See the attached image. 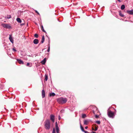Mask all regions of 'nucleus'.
Segmentation results:
<instances>
[{
	"label": "nucleus",
	"instance_id": "40",
	"mask_svg": "<svg viewBox=\"0 0 133 133\" xmlns=\"http://www.w3.org/2000/svg\"><path fill=\"white\" fill-rule=\"evenodd\" d=\"M92 130H95L94 129V128H92Z\"/></svg>",
	"mask_w": 133,
	"mask_h": 133
},
{
	"label": "nucleus",
	"instance_id": "26",
	"mask_svg": "<svg viewBox=\"0 0 133 133\" xmlns=\"http://www.w3.org/2000/svg\"><path fill=\"white\" fill-rule=\"evenodd\" d=\"M96 122L98 124H99L101 123L100 121H97Z\"/></svg>",
	"mask_w": 133,
	"mask_h": 133
},
{
	"label": "nucleus",
	"instance_id": "18",
	"mask_svg": "<svg viewBox=\"0 0 133 133\" xmlns=\"http://www.w3.org/2000/svg\"><path fill=\"white\" fill-rule=\"evenodd\" d=\"M125 8V6L124 5H122L121 7V10H123Z\"/></svg>",
	"mask_w": 133,
	"mask_h": 133
},
{
	"label": "nucleus",
	"instance_id": "13",
	"mask_svg": "<svg viewBox=\"0 0 133 133\" xmlns=\"http://www.w3.org/2000/svg\"><path fill=\"white\" fill-rule=\"evenodd\" d=\"M17 21L19 23H21L22 22V21L21 19L19 18H17L16 19Z\"/></svg>",
	"mask_w": 133,
	"mask_h": 133
},
{
	"label": "nucleus",
	"instance_id": "7",
	"mask_svg": "<svg viewBox=\"0 0 133 133\" xmlns=\"http://www.w3.org/2000/svg\"><path fill=\"white\" fill-rule=\"evenodd\" d=\"M17 61L19 64H24L23 61L21 59H17Z\"/></svg>",
	"mask_w": 133,
	"mask_h": 133
},
{
	"label": "nucleus",
	"instance_id": "20",
	"mask_svg": "<svg viewBox=\"0 0 133 133\" xmlns=\"http://www.w3.org/2000/svg\"><path fill=\"white\" fill-rule=\"evenodd\" d=\"M88 121L86 120H85L84 121V124L87 125V124Z\"/></svg>",
	"mask_w": 133,
	"mask_h": 133
},
{
	"label": "nucleus",
	"instance_id": "16",
	"mask_svg": "<svg viewBox=\"0 0 133 133\" xmlns=\"http://www.w3.org/2000/svg\"><path fill=\"white\" fill-rule=\"evenodd\" d=\"M11 18V16L10 15H8L5 18L6 19H9Z\"/></svg>",
	"mask_w": 133,
	"mask_h": 133
},
{
	"label": "nucleus",
	"instance_id": "23",
	"mask_svg": "<svg viewBox=\"0 0 133 133\" xmlns=\"http://www.w3.org/2000/svg\"><path fill=\"white\" fill-rule=\"evenodd\" d=\"M86 116V115L85 114H83L82 115V117L83 118H84Z\"/></svg>",
	"mask_w": 133,
	"mask_h": 133
},
{
	"label": "nucleus",
	"instance_id": "29",
	"mask_svg": "<svg viewBox=\"0 0 133 133\" xmlns=\"http://www.w3.org/2000/svg\"><path fill=\"white\" fill-rule=\"evenodd\" d=\"M95 117L96 118H97L99 117V116L97 115H95Z\"/></svg>",
	"mask_w": 133,
	"mask_h": 133
},
{
	"label": "nucleus",
	"instance_id": "17",
	"mask_svg": "<svg viewBox=\"0 0 133 133\" xmlns=\"http://www.w3.org/2000/svg\"><path fill=\"white\" fill-rule=\"evenodd\" d=\"M55 94L54 92L51 93L50 95V96H54L55 95Z\"/></svg>",
	"mask_w": 133,
	"mask_h": 133
},
{
	"label": "nucleus",
	"instance_id": "31",
	"mask_svg": "<svg viewBox=\"0 0 133 133\" xmlns=\"http://www.w3.org/2000/svg\"><path fill=\"white\" fill-rule=\"evenodd\" d=\"M97 129H98V128L97 127H95V129L94 130L95 131H96L97 130Z\"/></svg>",
	"mask_w": 133,
	"mask_h": 133
},
{
	"label": "nucleus",
	"instance_id": "3",
	"mask_svg": "<svg viewBox=\"0 0 133 133\" xmlns=\"http://www.w3.org/2000/svg\"><path fill=\"white\" fill-rule=\"evenodd\" d=\"M107 114L109 117L110 118H114V112L110 110L109 108L108 110Z\"/></svg>",
	"mask_w": 133,
	"mask_h": 133
},
{
	"label": "nucleus",
	"instance_id": "8",
	"mask_svg": "<svg viewBox=\"0 0 133 133\" xmlns=\"http://www.w3.org/2000/svg\"><path fill=\"white\" fill-rule=\"evenodd\" d=\"M10 41L12 43H14V40L12 37L11 35H10L9 37V38Z\"/></svg>",
	"mask_w": 133,
	"mask_h": 133
},
{
	"label": "nucleus",
	"instance_id": "2",
	"mask_svg": "<svg viewBox=\"0 0 133 133\" xmlns=\"http://www.w3.org/2000/svg\"><path fill=\"white\" fill-rule=\"evenodd\" d=\"M50 123L49 120H46L44 122V127L46 130H49L50 128Z\"/></svg>",
	"mask_w": 133,
	"mask_h": 133
},
{
	"label": "nucleus",
	"instance_id": "15",
	"mask_svg": "<svg viewBox=\"0 0 133 133\" xmlns=\"http://www.w3.org/2000/svg\"><path fill=\"white\" fill-rule=\"evenodd\" d=\"M80 128L81 130L83 131L84 132V131H85L84 130V129L83 127H82L81 124V123H80Z\"/></svg>",
	"mask_w": 133,
	"mask_h": 133
},
{
	"label": "nucleus",
	"instance_id": "37",
	"mask_svg": "<svg viewBox=\"0 0 133 133\" xmlns=\"http://www.w3.org/2000/svg\"><path fill=\"white\" fill-rule=\"evenodd\" d=\"M88 128V127L87 126H86L85 127V129H87Z\"/></svg>",
	"mask_w": 133,
	"mask_h": 133
},
{
	"label": "nucleus",
	"instance_id": "10",
	"mask_svg": "<svg viewBox=\"0 0 133 133\" xmlns=\"http://www.w3.org/2000/svg\"><path fill=\"white\" fill-rule=\"evenodd\" d=\"M33 43L34 44H37L38 43V40L37 39H35L33 41Z\"/></svg>",
	"mask_w": 133,
	"mask_h": 133
},
{
	"label": "nucleus",
	"instance_id": "36",
	"mask_svg": "<svg viewBox=\"0 0 133 133\" xmlns=\"http://www.w3.org/2000/svg\"><path fill=\"white\" fill-rule=\"evenodd\" d=\"M93 113H94V114H95V111L94 110H93Z\"/></svg>",
	"mask_w": 133,
	"mask_h": 133
},
{
	"label": "nucleus",
	"instance_id": "27",
	"mask_svg": "<svg viewBox=\"0 0 133 133\" xmlns=\"http://www.w3.org/2000/svg\"><path fill=\"white\" fill-rule=\"evenodd\" d=\"M52 133H56L55 129L54 128L53 129Z\"/></svg>",
	"mask_w": 133,
	"mask_h": 133
},
{
	"label": "nucleus",
	"instance_id": "6",
	"mask_svg": "<svg viewBox=\"0 0 133 133\" xmlns=\"http://www.w3.org/2000/svg\"><path fill=\"white\" fill-rule=\"evenodd\" d=\"M50 119L53 122H54L55 121V116L54 115H51L50 116Z\"/></svg>",
	"mask_w": 133,
	"mask_h": 133
},
{
	"label": "nucleus",
	"instance_id": "38",
	"mask_svg": "<svg viewBox=\"0 0 133 133\" xmlns=\"http://www.w3.org/2000/svg\"><path fill=\"white\" fill-rule=\"evenodd\" d=\"M117 1L119 2H121V0H117Z\"/></svg>",
	"mask_w": 133,
	"mask_h": 133
},
{
	"label": "nucleus",
	"instance_id": "19",
	"mask_svg": "<svg viewBox=\"0 0 133 133\" xmlns=\"http://www.w3.org/2000/svg\"><path fill=\"white\" fill-rule=\"evenodd\" d=\"M45 81H46L48 79V76L46 75H45Z\"/></svg>",
	"mask_w": 133,
	"mask_h": 133
},
{
	"label": "nucleus",
	"instance_id": "24",
	"mask_svg": "<svg viewBox=\"0 0 133 133\" xmlns=\"http://www.w3.org/2000/svg\"><path fill=\"white\" fill-rule=\"evenodd\" d=\"M119 15L122 17H123L124 16V15H123V14H122L121 12H119Z\"/></svg>",
	"mask_w": 133,
	"mask_h": 133
},
{
	"label": "nucleus",
	"instance_id": "33",
	"mask_svg": "<svg viewBox=\"0 0 133 133\" xmlns=\"http://www.w3.org/2000/svg\"><path fill=\"white\" fill-rule=\"evenodd\" d=\"M13 50L14 51H17L14 48L13 49Z\"/></svg>",
	"mask_w": 133,
	"mask_h": 133
},
{
	"label": "nucleus",
	"instance_id": "14",
	"mask_svg": "<svg viewBox=\"0 0 133 133\" xmlns=\"http://www.w3.org/2000/svg\"><path fill=\"white\" fill-rule=\"evenodd\" d=\"M44 35H43L42 37V39L41 41V43H43L44 41Z\"/></svg>",
	"mask_w": 133,
	"mask_h": 133
},
{
	"label": "nucleus",
	"instance_id": "34",
	"mask_svg": "<svg viewBox=\"0 0 133 133\" xmlns=\"http://www.w3.org/2000/svg\"><path fill=\"white\" fill-rule=\"evenodd\" d=\"M84 132L85 133H89L88 132L86 131H84Z\"/></svg>",
	"mask_w": 133,
	"mask_h": 133
},
{
	"label": "nucleus",
	"instance_id": "42",
	"mask_svg": "<svg viewBox=\"0 0 133 133\" xmlns=\"http://www.w3.org/2000/svg\"><path fill=\"white\" fill-rule=\"evenodd\" d=\"M107 130H108V129L107 128Z\"/></svg>",
	"mask_w": 133,
	"mask_h": 133
},
{
	"label": "nucleus",
	"instance_id": "25",
	"mask_svg": "<svg viewBox=\"0 0 133 133\" xmlns=\"http://www.w3.org/2000/svg\"><path fill=\"white\" fill-rule=\"evenodd\" d=\"M34 36L36 38H38V35L37 34H35L34 35Z\"/></svg>",
	"mask_w": 133,
	"mask_h": 133
},
{
	"label": "nucleus",
	"instance_id": "41",
	"mask_svg": "<svg viewBox=\"0 0 133 133\" xmlns=\"http://www.w3.org/2000/svg\"><path fill=\"white\" fill-rule=\"evenodd\" d=\"M24 25V24H23V23L22 24H21V25Z\"/></svg>",
	"mask_w": 133,
	"mask_h": 133
},
{
	"label": "nucleus",
	"instance_id": "9",
	"mask_svg": "<svg viewBox=\"0 0 133 133\" xmlns=\"http://www.w3.org/2000/svg\"><path fill=\"white\" fill-rule=\"evenodd\" d=\"M127 12L129 14L133 15V10H127Z\"/></svg>",
	"mask_w": 133,
	"mask_h": 133
},
{
	"label": "nucleus",
	"instance_id": "21",
	"mask_svg": "<svg viewBox=\"0 0 133 133\" xmlns=\"http://www.w3.org/2000/svg\"><path fill=\"white\" fill-rule=\"evenodd\" d=\"M41 29L42 30V31L44 32H45V33H46V32L44 30V29L42 25L41 26Z\"/></svg>",
	"mask_w": 133,
	"mask_h": 133
},
{
	"label": "nucleus",
	"instance_id": "28",
	"mask_svg": "<svg viewBox=\"0 0 133 133\" xmlns=\"http://www.w3.org/2000/svg\"><path fill=\"white\" fill-rule=\"evenodd\" d=\"M50 46H49V47H48V49L47 50V51L48 52H49L50 51Z\"/></svg>",
	"mask_w": 133,
	"mask_h": 133
},
{
	"label": "nucleus",
	"instance_id": "39",
	"mask_svg": "<svg viewBox=\"0 0 133 133\" xmlns=\"http://www.w3.org/2000/svg\"><path fill=\"white\" fill-rule=\"evenodd\" d=\"M92 133H96V132H93V131H92Z\"/></svg>",
	"mask_w": 133,
	"mask_h": 133
},
{
	"label": "nucleus",
	"instance_id": "5",
	"mask_svg": "<svg viewBox=\"0 0 133 133\" xmlns=\"http://www.w3.org/2000/svg\"><path fill=\"white\" fill-rule=\"evenodd\" d=\"M55 128L57 133H59V128L57 124V122H56L55 123Z\"/></svg>",
	"mask_w": 133,
	"mask_h": 133
},
{
	"label": "nucleus",
	"instance_id": "11",
	"mask_svg": "<svg viewBox=\"0 0 133 133\" xmlns=\"http://www.w3.org/2000/svg\"><path fill=\"white\" fill-rule=\"evenodd\" d=\"M45 92L44 90L42 91V97L43 98H44L45 97Z\"/></svg>",
	"mask_w": 133,
	"mask_h": 133
},
{
	"label": "nucleus",
	"instance_id": "12",
	"mask_svg": "<svg viewBox=\"0 0 133 133\" xmlns=\"http://www.w3.org/2000/svg\"><path fill=\"white\" fill-rule=\"evenodd\" d=\"M46 58H45L43 59L41 62V63L42 64H44L46 63Z\"/></svg>",
	"mask_w": 133,
	"mask_h": 133
},
{
	"label": "nucleus",
	"instance_id": "35",
	"mask_svg": "<svg viewBox=\"0 0 133 133\" xmlns=\"http://www.w3.org/2000/svg\"><path fill=\"white\" fill-rule=\"evenodd\" d=\"M61 117L60 116H59L58 119L59 120H60L61 119Z\"/></svg>",
	"mask_w": 133,
	"mask_h": 133
},
{
	"label": "nucleus",
	"instance_id": "30",
	"mask_svg": "<svg viewBox=\"0 0 133 133\" xmlns=\"http://www.w3.org/2000/svg\"><path fill=\"white\" fill-rule=\"evenodd\" d=\"M35 12L36 13L38 14L39 15V13L37 11V10H35Z\"/></svg>",
	"mask_w": 133,
	"mask_h": 133
},
{
	"label": "nucleus",
	"instance_id": "22",
	"mask_svg": "<svg viewBox=\"0 0 133 133\" xmlns=\"http://www.w3.org/2000/svg\"><path fill=\"white\" fill-rule=\"evenodd\" d=\"M32 64L30 65V63H28L26 64V66H29L30 67H31L32 66Z\"/></svg>",
	"mask_w": 133,
	"mask_h": 133
},
{
	"label": "nucleus",
	"instance_id": "1",
	"mask_svg": "<svg viewBox=\"0 0 133 133\" xmlns=\"http://www.w3.org/2000/svg\"><path fill=\"white\" fill-rule=\"evenodd\" d=\"M67 100L66 98L61 97L57 99V102L60 104H63L66 103Z\"/></svg>",
	"mask_w": 133,
	"mask_h": 133
},
{
	"label": "nucleus",
	"instance_id": "4",
	"mask_svg": "<svg viewBox=\"0 0 133 133\" xmlns=\"http://www.w3.org/2000/svg\"><path fill=\"white\" fill-rule=\"evenodd\" d=\"M1 25L4 28L6 29H10L11 28V26L9 24H2Z\"/></svg>",
	"mask_w": 133,
	"mask_h": 133
},
{
	"label": "nucleus",
	"instance_id": "32",
	"mask_svg": "<svg viewBox=\"0 0 133 133\" xmlns=\"http://www.w3.org/2000/svg\"><path fill=\"white\" fill-rule=\"evenodd\" d=\"M60 111L61 113H62L64 111V110H61Z\"/></svg>",
	"mask_w": 133,
	"mask_h": 133
}]
</instances>
